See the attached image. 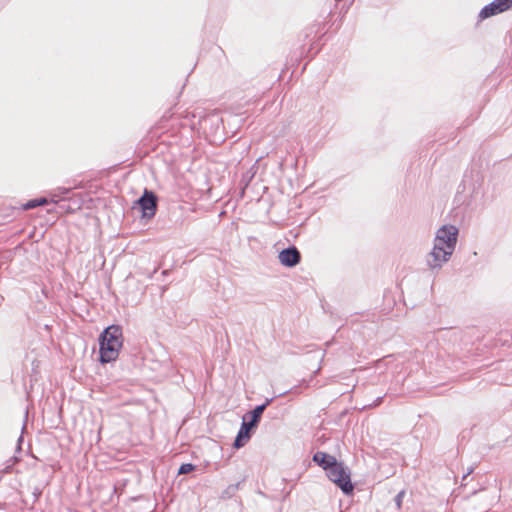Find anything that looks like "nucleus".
Returning a JSON list of instances; mask_svg holds the SVG:
<instances>
[{
    "label": "nucleus",
    "instance_id": "obj_8",
    "mask_svg": "<svg viewBox=\"0 0 512 512\" xmlns=\"http://www.w3.org/2000/svg\"><path fill=\"white\" fill-rule=\"evenodd\" d=\"M313 461L326 471H328L331 467H333L334 464L337 463V460L334 456L322 451H318L314 454Z\"/></svg>",
    "mask_w": 512,
    "mask_h": 512
},
{
    "label": "nucleus",
    "instance_id": "obj_2",
    "mask_svg": "<svg viewBox=\"0 0 512 512\" xmlns=\"http://www.w3.org/2000/svg\"><path fill=\"white\" fill-rule=\"evenodd\" d=\"M122 329L120 326L107 327L100 336V360L103 363L115 361L122 347Z\"/></svg>",
    "mask_w": 512,
    "mask_h": 512
},
{
    "label": "nucleus",
    "instance_id": "obj_4",
    "mask_svg": "<svg viewBox=\"0 0 512 512\" xmlns=\"http://www.w3.org/2000/svg\"><path fill=\"white\" fill-rule=\"evenodd\" d=\"M512 8V0H494L482 8L479 13L480 20L502 13Z\"/></svg>",
    "mask_w": 512,
    "mask_h": 512
},
{
    "label": "nucleus",
    "instance_id": "obj_1",
    "mask_svg": "<svg viewBox=\"0 0 512 512\" xmlns=\"http://www.w3.org/2000/svg\"><path fill=\"white\" fill-rule=\"evenodd\" d=\"M458 229L454 225L440 227L434 239L432 251L427 256V265L431 269L441 268L448 262L457 243Z\"/></svg>",
    "mask_w": 512,
    "mask_h": 512
},
{
    "label": "nucleus",
    "instance_id": "obj_10",
    "mask_svg": "<svg viewBox=\"0 0 512 512\" xmlns=\"http://www.w3.org/2000/svg\"><path fill=\"white\" fill-rule=\"evenodd\" d=\"M45 203H47L45 198H41L39 200H31L25 205V209H33L37 206L44 205Z\"/></svg>",
    "mask_w": 512,
    "mask_h": 512
},
{
    "label": "nucleus",
    "instance_id": "obj_9",
    "mask_svg": "<svg viewBox=\"0 0 512 512\" xmlns=\"http://www.w3.org/2000/svg\"><path fill=\"white\" fill-rule=\"evenodd\" d=\"M272 402V399H267L266 402L262 405H259L255 407L253 411L250 412L251 420H250V426H256L259 422L265 408L267 405H269Z\"/></svg>",
    "mask_w": 512,
    "mask_h": 512
},
{
    "label": "nucleus",
    "instance_id": "obj_3",
    "mask_svg": "<svg viewBox=\"0 0 512 512\" xmlns=\"http://www.w3.org/2000/svg\"><path fill=\"white\" fill-rule=\"evenodd\" d=\"M328 478L334 482L345 494H350L354 490L351 482V473L348 467L337 462L327 471Z\"/></svg>",
    "mask_w": 512,
    "mask_h": 512
},
{
    "label": "nucleus",
    "instance_id": "obj_11",
    "mask_svg": "<svg viewBox=\"0 0 512 512\" xmlns=\"http://www.w3.org/2000/svg\"><path fill=\"white\" fill-rule=\"evenodd\" d=\"M192 470H194V465H192L190 463H186V464H182L180 466L178 473L179 474H187V473L191 472Z\"/></svg>",
    "mask_w": 512,
    "mask_h": 512
},
{
    "label": "nucleus",
    "instance_id": "obj_12",
    "mask_svg": "<svg viewBox=\"0 0 512 512\" xmlns=\"http://www.w3.org/2000/svg\"><path fill=\"white\" fill-rule=\"evenodd\" d=\"M404 496H405V491L402 490L395 497V504L398 509H400L402 506V501H403Z\"/></svg>",
    "mask_w": 512,
    "mask_h": 512
},
{
    "label": "nucleus",
    "instance_id": "obj_5",
    "mask_svg": "<svg viewBox=\"0 0 512 512\" xmlns=\"http://www.w3.org/2000/svg\"><path fill=\"white\" fill-rule=\"evenodd\" d=\"M156 200L153 192L145 190L143 196L137 201L144 217L154 216L157 206Z\"/></svg>",
    "mask_w": 512,
    "mask_h": 512
},
{
    "label": "nucleus",
    "instance_id": "obj_7",
    "mask_svg": "<svg viewBox=\"0 0 512 512\" xmlns=\"http://www.w3.org/2000/svg\"><path fill=\"white\" fill-rule=\"evenodd\" d=\"M253 427L254 426H250V421L246 422L245 418L243 419L241 428H240V430L236 436L235 442H234L235 448H237V449L241 448L246 444V442L250 439V430Z\"/></svg>",
    "mask_w": 512,
    "mask_h": 512
},
{
    "label": "nucleus",
    "instance_id": "obj_6",
    "mask_svg": "<svg viewBox=\"0 0 512 512\" xmlns=\"http://www.w3.org/2000/svg\"><path fill=\"white\" fill-rule=\"evenodd\" d=\"M278 259L283 266L294 267L300 262L301 255L296 247H289L279 253Z\"/></svg>",
    "mask_w": 512,
    "mask_h": 512
},
{
    "label": "nucleus",
    "instance_id": "obj_13",
    "mask_svg": "<svg viewBox=\"0 0 512 512\" xmlns=\"http://www.w3.org/2000/svg\"><path fill=\"white\" fill-rule=\"evenodd\" d=\"M471 472H472V469H470V470L467 472V474L464 476V479H465L469 474H471Z\"/></svg>",
    "mask_w": 512,
    "mask_h": 512
}]
</instances>
